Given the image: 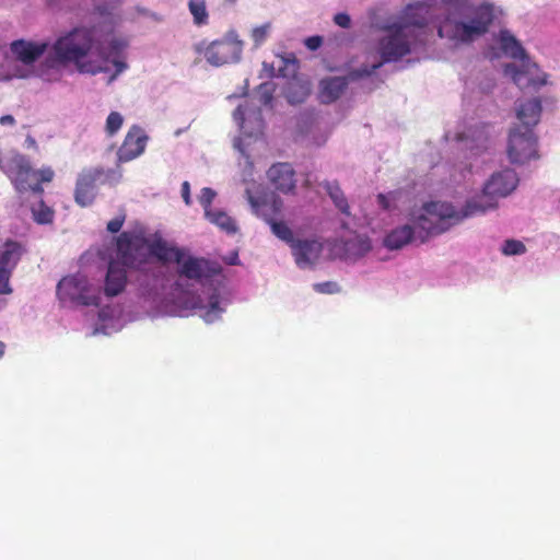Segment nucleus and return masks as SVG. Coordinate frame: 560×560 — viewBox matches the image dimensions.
<instances>
[{
	"label": "nucleus",
	"mask_w": 560,
	"mask_h": 560,
	"mask_svg": "<svg viewBox=\"0 0 560 560\" xmlns=\"http://www.w3.org/2000/svg\"><path fill=\"white\" fill-rule=\"evenodd\" d=\"M518 185V176L512 168H505L491 175L486 182L483 196L467 200L463 209L457 210L452 203L432 201L423 206L425 214L418 218L417 228L428 235H436L447 231L452 225L464 219L482 214L497 207L494 198H504L513 192Z\"/></svg>",
	"instance_id": "obj_1"
},
{
	"label": "nucleus",
	"mask_w": 560,
	"mask_h": 560,
	"mask_svg": "<svg viewBox=\"0 0 560 560\" xmlns=\"http://www.w3.org/2000/svg\"><path fill=\"white\" fill-rule=\"evenodd\" d=\"M117 252L119 259L130 269L144 270L150 257H155L162 264L171 261L180 262L185 250L170 245L162 237L149 242L129 232H122L117 237Z\"/></svg>",
	"instance_id": "obj_2"
},
{
	"label": "nucleus",
	"mask_w": 560,
	"mask_h": 560,
	"mask_svg": "<svg viewBox=\"0 0 560 560\" xmlns=\"http://www.w3.org/2000/svg\"><path fill=\"white\" fill-rule=\"evenodd\" d=\"M100 25L75 27L59 37L52 46L56 60L61 63L74 62L81 72L102 71L100 66L82 62V59L89 55H96L100 48Z\"/></svg>",
	"instance_id": "obj_3"
},
{
	"label": "nucleus",
	"mask_w": 560,
	"mask_h": 560,
	"mask_svg": "<svg viewBox=\"0 0 560 560\" xmlns=\"http://www.w3.org/2000/svg\"><path fill=\"white\" fill-rule=\"evenodd\" d=\"M1 171L20 194L32 191L42 195L44 192L42 184L50 183L55 176V172L51 167L46 166L40 170H35L30 159L19 152L13 153L4 161Z\"/></svg>",
	"instance_id": "obj_4"
},
{
	"label": "nucleus",
	"mask_w": 560,
	"mask_h": 560,
	"mask_svg": "<svg viewBox=\"0 0 560 560\" xmlns=\"http://www.w3.org/2000/svg\"><path fill=\"white\" fill-rule=\"evenodd\" d=\"M493 15L490 8L481 7L469 23L446 18L439 26L438 34L441 38H447L455 44H467L486 34Z\"/></svg>",
	"instance_id": "obj_5"
},
{
	"label": "nucleus",
	"mask_w": 560,
	"mask_h": 560,
	"mask_svg": "<svg viewBox=\"0 0 560 560\" xmlns=\"http://www.w3.org/2000/svg\"><path fill=\"white\" fill-rule=\"evenodd\" d=\"M122 174L119 170L104 167L83 168L78 175L74 200L80 207L91 206L96 196L100 185L116 186L121 180Z\"/></svg>",
	"instance_id": "obj_6"
},
{
	"label": "nucleus",
	"mask_w": 560,
	"mask_h": 560,
	"mask_svg": "<svg viewBox=\"0 0 560 560\" xmlns=\"http://www.w3.org/2000/svg\"><path fill=\"white\" fill-rule=\"evenodd\" d=\"M422 30L413 25H393L388 27V34L378 44V52L382 57L380 63L393 62L407 56L415 45Z\"/></svg>",
	"instance_id": "obj_7"
},
{
	"label": "nucleus",
	"mask_w": 560,
	"mask_h": 560,
	"mask_svg": "<svg viewBox=\"0 0 560 560\" xmlns=\"http://www.w3.org/2000/svg\"><path fill=\"white\" fill-rule=\"evenodd\" d=\"M499 42L501 49L503 52L508 56H510L513 59H520L523 62V67L526 69H520L513 63H508L504 67V73L506 75H510L513 80V82L520 86H541L546 84L547 80L544 79H533L527 78L529 74V68H528V55L526 54V50L523 48L521 43L515 38L514 35H512L508 30H502L499 33Z\"/></svg>",
	"instance_id": "obj_8"
},
{
	"label": "nucleus",
	"mask_w": 560,
	"mask_h": 560,
	"mask_svg": "<svg viewBox=\"0 0 560 560\" xmlns=\"http://www.w3.org/2000/svg\"><path fill=\"white\" fill-rule=\"evenodd\" d=\"M198 54H202L208 63L221 67L237 62L241 59L243 43L237 39L234 32H229L223 37L209 44L205 42L195 46Z\"/></svg>",
	"instance_id": "obj_9"
},
{
	"label": "nucleus",
	"mask_w": 560,
	"mask_h": 560,
	"mask_svg": "<svg viewBox=\"0 0 560 560\" xmlns=\"http://www.w3.org/2000/svg\"><path fill=\"white\" fill-rule=\"evenodd\" d=\"M57 295L60 302L85 306L100 304L98 292L82 275H72L62 278L57 285Z\"/></svg>",
	"instance_id": "obj_10"
},
{
	"label": "nucleus",
	"mask_w": 560,
	"mask_h": 560,
	"mask_svg": "<svg viewBox=\"0 0 560 560\" xmlns=\"http://www.w3.org/2000/svg\"><path fill=\"white\" fill-rule=\"evenodd\" d=\"M506 153L510 162L517 165L538 159L537 137L533 129L525 128L524 131H521L520 128L512 129L509 136Z\"/></svg>",
	"instance_id": "obj_11"
},
{
	"label": "nucleus",
	"mask_w": 560,
	"mask_h": 560,
	"mask_svg": "<svg viewBox=\"0 0 560 560\" xmlns=\"http://www.w3.org/2000/svg\"><path fill=\"white\" fill-rule=\"evenodd\" d=\"M382 63H374L371 68L361 67L348 73L347 77H330L320 80L319 82V100L323 104H330L337 101L348 86L349 80L354 81L363 77H369L374 73Z\"/></svg>",
	"instance_id": "obj_12"
},
{
	"label": "nucleus",
	"mask_w": 560,
	"mask_h": 560,
	"mask_svg": "<svg viewBox=\"0 0 560 560\" xmlns=\"http://www.w3.org/2000/svg\"><path fill=\"white\" fill-rule=\"evenodd\" d=\"M22 254L23 247L14 241H7L0 247V294L12 293L9 280Z\"/></svg>",
	"instance_id": "obj_13"
},
{
	"label": "nucleus",
	"mask_w": 560,
	"mask_h": 560,
	"mask_svg": "<svg viewBox=\"0 0 560 560\" xmlns=\"http://www.w3.org/2000/svg\"><path fill=\"white\" fill-rule=\"evenodd\" d=\"M176 264L179 266L178 273L180 277L196 281L211 278L221 270L220 266L214 261L186 254L184 258H182V261Z\"/></svg>",
	"instance_id": "obj_14"
},
{
	"label": "nucleus",
	"mask_w": 560,
	"mask_h": 560,
	"mask_svg": "<svg viewBox=\"0 0 560 560\" xmlns=\"http://www.w3.org/2000/svg\"><path fill=\"white\" fill-rule=\"evenodd\" d=\"M106 39L102 34V27L100 28V48H97L96 55L104 61H110L115 68L117 74L121 73L127 69V63L121 59V54L128 46L127 40L122 38L113 37L108 42V47H104Z\"/></svg>",
	"instance_id": "obj_15"
},
{
	"label": "nucleus",
	"mask_w": 560,
	"mask_h": 560,
	"mask_svg": "<svg viewBox=\"0 0 560 560\" xmlns=\"http://www.w3.org/2000/svg\"><path fill=\"white\" fill-rule=\"evenodd\" d=\"M298 267L304 269L313 266L323 252V244L315 240H298L290 247Z\"/></svg>",
	"instance_id": "obj_16"
},
{
	"label": "nucleus",
	"mask_w": 560,
	"mask_h": 560,
	"mask_svg": "<svg viewBox=\"0 0 560 560\" xmlns=\"http://www.w3.org/2000/svg\"><path fill=\"white\" fill-rule=\"evenodd\" d=\"M128 266L117 256V260L108 262L107 272L104 282V294L107 298H114L124 292L127 285V270Z\"/></svg>",
	"instance_id": "obj_17"
},
{
	"label": "nucleus",
	"mask_w": 560,
	"mask_h": 560,
	"mask_svg": "<svg viewBox=\"0 0 560 560\" xmlns=\"http://www.w3.org/2000/svg\"><path fill=\"white\" fill-rule=\"evenodd\" d=\"M148 137L138 126H132L125 137L121 147L118 150L120 161H131L139 156L145 149Z\"/></svg>",
	"instance_id": "obj_18"
},
{
	"label": "nucleus",
	"mask_w": 560,
	"mask_h": 560,
	"mask_svg": "<svg viewBox=\"0 0 560 560\" xmlns=\"http://www.w3.org/2000/svg\"><path fill=\"white\" fill-rule=\"evenodd\" d=\"M247 200L256 215L267 222V218L276 219L280 214L283 202L278 196L254 197L249 189L245 191Z\"/></svg>",
	"instance_id": "obj_19"
},
{
	"label": "nucleus",
	"mask_w": 560,
	"mask_h": 560,
	"mask_svg": "<svg viewBox=\"0 0 560 560\" xmlns=\"http://www.w3.org/2000/svg\"><path fill=\"white\" fill-rule=\"evenodd\" d=\"M294 170L289 163H276L267 172L270 184L283 194L295 188Z\"/></svg>",
	"instance_id": "obj_20"
},
{
	"label": "nucleus",
	"mask_w": 560,
	"mask_h": 560,
	"mask_svg": "<svg viewBox=\"0 0 560 560\" xmlns=\"http://www.w3.org/2000/svg\"><path fill=\"white\" fill-rule=\"evenodd\" d=\"M47 43H31L23 39L11 43V51L18 60L25 65L36 61L47 49Z\"/></svg>",
	"instance_id": "obj_21"
},
{
	"label": "nucleus",
	"mask_w": 560,
	"mask_h": 560,
	"mask_svg": "<svg viewBox=\"0 0 560 560\" xmlns=\"http://www.w3.org/2000/svg\"><path fill=\"white\" fill-rule=\"evenodd\" d=\"M541 109V102L539 98H533L520 104L516 116L524 125V129H532L539 122Z\"/></svg>",
	"instance_id": "obj_22"
},
{
	"label": "nucleus",
	"mask_w": 560,
	"mask_h": 560,
	"mask_svg": "<svg viewBox=\"0 0 560 560\" xmlns=\"http://www.w3.org/2000/svg\"><path fill=\"white\" fill-rule=\"evenodd\" d=\"M415 235L411 225H402L390 231L384 238V245L388 249H400L409 244Z\"/></svg>",
	"instance_id": "obj_23"
},
{
	"label": "nucleus",
	"mask_w": 560,
	"mask_h": 560,
	"mask_svg": "<svg viewBox=\"0 0 560 560\" xmlns=\"http://www.w3.org/2000/svg\"><path fill=\"white\" fill-rule=\"evenodd\" d=\"M310 94V84L300 80L290 81L284 91V96L290 104H301Z\"/></svg>",
	"instance_id": "obj_24"
},
{
	"label": "nucleus",
	"mask_w": 560,
	"mask_h": 560,
	"mask_svg": "<svg viewBox=\"0 0 560 560\" xmlns=\"http://www.w3.org/2000/svg\"><path fill=\"white\" fill-rule=\"evenodd\" d=\"M206 218L226 234H235L238 230L235 220L224 211L213 210Z\"/></svg>",
	"instance_id": "obj_25"
},
{
	"label": "nucleus",
	"mask_w": 560,
	"mask_h": 560,
	"mask_svg": "<svg viewBox=\"0 0 560 560\" xmlns=\"http://www.w3.org/2000/svg\"><path fill=\"white\" fill-rule=\"evenodd\" d=\"M329 197L331 198L335 206L346 215L350 214V207L348 200L343 195L339 184L337 182H328L322 184Z\"/></svg>",
	"instance_id": "obj_26"
},
{
	"label": "nucleus",
	"mask_w": 560,
	"mask_h": 560,
	"mask_svg": "<svg viewBox=\"0 0 560 560\" xmlns=\"http://www.w3.org/2000/svg\"><path fill=\"white\" fill-rule=\"evenodd\" d=\"M267 223L270 225L272 233L281 241L287 243L290 247L296 241L293 235V231L283 221H277L276 219L267 218Z\"/></svg>",
	"instance_id": "obj_27"
},
{
	"label": "nucleus",
	"mask_w": 560,
	"mask_h": 560,
	"mask_svg": "<svg viewBox=\"0 0 560 560\" xmlns=\"http://www.w3.org/2000/svg\"><path fill=\"white\" fill-rule=\"evenodd\" d=\"M188 9L194 18V23L198 26L206 25L209 21V14L205 0H189Z\"/></svg>",
	"instance_id": "obj_28"
},
{
	"label": "nucleus",
	"mask_w": 560,
	"mask_h": 560,
	"mask_svg": "<svg viewBox=\"0 0 560 560\" xmlns=\"http://www.w3.org/2000/svg\"><path fill=\"white\" fill-rule=\"evenodd\" d=\"M33 219L38 224H48L54 220V210L43 200L32 207Z\"/></svg>",
	"instance_id": "obj_29"
},
{
	"label": "nucleus",
	"mask_w": 560,
	"mask_h": 560,
	"mask_svg": "<svg viewBox=\"0 0 560 560\" xmlns=\"http://www.w3.org/2000/svg\"><path fill=\"white\" fill-rule=\"evenodd\" d=\"M223 312L220 307V300L217 294L211 295L209 301V307L203 313L202 317L207 323H212L218 319Z\"/></svg>",
	"instance_id": "obj_30"
},
{
	"label": "nucleus",
	"mask_w": 560,
	"mask_h": 560,
	"mask_svg": "<svg viewBox=\"0 0 560 560\" xmlns=\"http://www.w3.org/2000/svg\"><path fill=\"white\" fill-rule=\"evenodd\" d=\"M502 252L504 255H521L526 252V246L517 240H506L503 244Z\"/></svg>",
	"instance_id": "obj_31"
},
{
	"label": "nucleus",
	"mask_w": 560,
	"mask_h": 560,
	"mask_svg": "<svg viewBox=\"0 0 560 560\" xmlns=\"http://www.w3.org/2000/svg\"><path fill=\"white\" fill-rule=\"evenodd\" d=\"M122 121V116L118 112H112L106 119V132L113 136L120 129Z\"/></svg>",
	"instance_id": "obj_32"
},
{
	"label": "nucleus",
	"mask_w": 560,
	"mask_h": 560,
	"mask_svg": "<svg viewBox=\"0 0 560 560\" xmlns=\"http://www.w3.org/2000/svg\"><path fill=\"white\" fill-rule=\"evenodd\" d=\"M215 191L212 188L205 187L201 190V194L199 196V202L205 210V215L208 214V212H212L211 203L213 199L215 198Z\"/></svg>",
	"instance_id": "obj_33"
},
{
	"label": "nucleus",
	"mask_w": 560,
	"mask_h": 560,
	"mask_svg": "<svg viewBox=\"0 0 560 560\" xmlns=\"http://www.w3.org/2000/svg\"><path fill=\"white\" fill-rule=\"evenodd\" d=\"M269 27V24H265L257 26L252 31L250 36L255 46H260L267 39Z\"/></svg>",
	"instance_id": "obj_34"
},
{
	"label": "nucleus",
	"mask_w": 560,
	"mask_h": 560,
	"mask_svg": "<svg viewBox=\"0 0 560 560\" xmlns=\"http://www.w3.org/2000/svg\"><path fill=\"white\" fill-rule=\"evenodd\" d=\"M313 288L316 292L323 294H334L340 291L338 283L332 281L315 283Z\"/></svg>",
	"instance_id": "obj_35"
},
{
	"label": "nucleus",
	"mask_w": 560,
	"mask_h": 560,
	"mask_svg": "<svg viewBox=\"0 0 560 560\" xmlns=\"http://www.w3.org/2000/svg\"><path fill=\"white\" fill-rule=\"evenodd\" d=\"M307 49L314 51L317 50L323 44V37L319 35L310 36L304 40Z\"/></svg>",
	"instance_id": "obj_36"
},
{
	"label": "nucleus",
	"mask_w": 560,
	"mask_h": 560,
	"mask_svg": "<svg viewBox=\"0 0 560 560\" xmlns=\"http://www.w3.org/2000/svg\"><path fill=\"white\" fill-rule=\"evenodd\" d=\"M125 222V215H119V217H116L114 219H112L108 223H107V230L110 232V233H117L120 231V229L122 228V224Z\"/></svg>",
	"instance_id": "obj_37"
},
{
	"label": "nucleus",
	"mask_w": 560,
	"mask_h": 560,
	"mask_svg": "<svg viewBox=\"0 0 560 560\" xmlns=\"http://www.w3.org/2000/svg\"><path fill=\"white\" fill-rule=\"evenodd\" d=\"M334 22L342 28H348L350 27L351 19L349 14L340 12L334 16Z\"/></svg>",
	"instance_id": "obj_38"
},
{
	"label": "nucleus",
	"mask_w": 560,
	"mask_h": 560,
	"mask_svg": "<svg viewBox=\"0 0 560 560\" xmlns=\"http://www.w3.org/2000/svg\"><path fill=\"white\" fill-rule=\"evenodd\" d=\"M182 197L187 206L191 205L190 185L188 182L182 184Z\"/></svg>",
	"instance_id": "obj_39"
},
{
	"label": "nucleus",
	"mask_w": 560,
	"mask_h": 560,
	"mask_svg": "<svg viewBox=\"0 0 560 560\" xmlns=\"http://www.w3.org/2000/svg\"><path fill=\"white\" fill-rule=\"evenodd\" d=\"M377 201H378V205L384 209V210H389L390 208V205H389V200H388V197L384 194H380L377 196Z\"/></svg>",
	"instance_id": "obj_40"
},
{
	"label": "nucleus",
	"mask_w": 560,
	"mask_h": 560,
	"mask_svg": "<svg viewBox=\"0 0 560 560\" xmlns=\"http://www.w3.org/2000/svg\"><path fill=\"white\" fill-rule=\"evenodd\" d=\"M0 124L2 126H13L15 124V119L12 115H3L0 117Z\"/></svg>",
	"instance_id": "obj_41"
},
{
	"label": "nucleus",
	"mask_w": 560,
	"mask_h": 560,
	"mask_svg": "<svg viewBox=\"0 0 560 560\" xmlns=\"http://www.w3.org/2000/svg\"><path fill=\"white\" fill-rule=\"evenodd\" d=\"M478 133V139H483L485 141L488 140V135L485 132V126L480 130H475L472 137L475 138V135Z\"/></svg>",
	"instance_id": "obj_42"
},
{
	"label": "nucleus",
	"mask_w": 560,
	"mask_h": 560,
	"mask_svg": "<svg viewBox=\"0 0 560 560\" xmlns=\"http://www.w3.org/2000/svg\"><path fill=\"white\" fill-rule=\"evenodd\" d=\"M4 349H5V345L2 341H0V358L3 355Z\"/></svg>",
	"instance_id": "obj_43"
}]
</instances>
